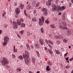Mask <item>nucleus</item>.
<instances>
[{
	"instance_id": "obj_1",
	"label": "nucleus",
	"mask_w": 73,
	"mask_h": 73,
	"mask_svg": "<svg viewBox=\"0 0 73 73\" xmlns=\"http://www.w3.org/2000/svg\"><path fill=\"white\" fill-rule=\"evenodd\" d=\"M23 57L24 59H25V64H26L27 65L29 64V60H28V58L29 57V54L28 50H25V53L23 54Z\"/></svg>"
},
{
	"instance_id": "obj_2",
	"label": "nucleus",
	"mask_w": 73,
	"mask_h": 73,
	"mask_svg": "<svg viewBox=\"0 0 73 73\" xmlns=\"http://www.w3.org/2000/svg\"><path fill=\"white\" fill-rule=\"evenodd\" d=\"M1 64L3 66H7L8 64V59L5 57H3L1 61Z\"/></svg>"
},
{
	"instance_id": "obj_3",
	"label": "nucleus",
	"mask_w": 73,
	"mask_h": 73,
	"mask_svg": "<svg viewBox=\"0 0 73 73\" xmlns=\"http://www.w3.org/2000/svg\"><path fill=\"white\" fill-rule=\"evenodd\" d=\"M66 8L64 6H59L58 7V8H57V10L58 12H59V11H63L64 9H65Z\"/></svg>"
},
{
	"instance_id": "obj_4",
	"label": "nucleus",
	"mask_w": 73,
	"mask_h": 73,
	"mask_svg": "<svg viewBox=\"0 0 73 73\" xmlns=\"http://www.w3.org/2000/svg\"><path fill=\"white\" fill-rule=\"evenodd\" d=\"M13 27L14 29H17L18 27V25L16 23V22L13 21Z\"/></svg>"
},
{
	"instance_id": "obj_5",
	"label": "nucleus",
	"mask_w": 73,
	"mask_h": 73,
	"mask_svg": "<svg viewBox=\"0 0 73 73\" xmlns=\"http://www.w3.org/2000/svg\"><path fill=\"white\" fill-rule=\"evenodd\" d=\"M52 7H52V11H53V12H54V11H57V7L56 6V5L54 4V5H53Z\"/></svg>"
},
{
	"instance_id": "obj_6",
	"label": "nucleus",
	"mask_w": 73,
	"mask_h": 73,
	"mask_svg": "<svg viewBox=\"0 0 73 73\" xmlns=\"http://www.w3.org/2000/svg\"><path fill=\"white\" fill-rule=\"evenodd\" d=\"M39 24L40 25H43V24L44 23V21H41V18H39Z\"/></svg>"
},
{
	"instance_id": "obj_7",
	"label": "nucleus",
	"mask_w": 73,
	"mask_h": 73,
	"mask_svg": "<svg viewBox=\"0 0 73 73\" xmlns=\"http://www.w3.org/2000/svg\"><path fill=\"white\" fill-rule=\"evenodd\" d=\"M9 40V37L8 36H5L4 37V41H6L7 42H8Z\"/></svg>"
},
{
	"instance_id": "obj_8",
	"label": "nucleus",
	"mask_w": 73,
	"mask_h": 73,
	"mask_svg": "<svg viewBox=\"0 0 73 73\" xmlns=\"http://www.w3.org/2000/svg\"><path fill=\"white\" fill-rule=\"evenodd\" d=\"M20 12V9L18 8H17L15 9V13L17 14H19Z\"/></svg>"
},
{
	"instance_id": "obj_9",
	"label": "nucleus",
	"mask_w": 73,
	"mask_h": 73,
	"mask_svg": "<svg viewBox=\"0 0 73 73\" xmlns=\"http://www.w3.org/2000/svg\"><path fill=\"white\" fill-rule=\"evenodd\" d=\"M39 43L40 44V45H43L44 44V41L42 40V39H40L39 40Z\"/></svg>"
},
{
	"instance_id": "obj_10",
	"label": "nucleus",
	"mask_w": 73,
	"mask_h": 73,
	"mask_svg": "<svg viewBox=\"0 0 73 73\" xmlns=\"http://www.w3.org/2000/svg\"><path fill=\"white\" fill-rule=\"evenodd\" d=\"M17 23L18 25L19 26L21 25V22L20 21L19 19L17 20Z\"/></svg>"
},
{
	"instance_id": "obj_11",
	"label": "nucleus",
	"mask_w": 73,
	"mask_h": 73,
	"mask_svg": "<svg viewBox=\"0 0 73 73\" xmlns=\"http://www.w3.org/2000/svg\"><path fill=\"white\" fill-rule=\"evenodd\" d=\"M26 46L27 47V50H31V48H30V46L28 44H26Z\"/></svg>"
},
{
	"instance_id": "obj_12",
	"label": "nucleus",
	"mask_w": 73,
	"mask_h": 73,
	"mask_svg": "<svg viewBox=\"0 0 73 73\" xmlns=\"http://www.w3.org/2000/svg\"><path fill=\"white\" fill-rule=\"evenodd\" d=\"M17 48H16V49H15V46H13V51L14 52V53H16L17 52Z\"/></svg>"
},
{
	"instance_id": "obj_13",
	"label": "nucleus",
	"mask_w": 73,
	"mask_h": 73,
	"mask_svg": "<svg viewBox=\"0 0 73 73\" xmlns=\"http://www.w3.org/2000/svg\"><path fill=\"white\" fill-rule=\"evenodd\" d=\"M42 12H43V13L44 12H46V11H48V10L45 8H43L42 10Z\"/></svg>"
},
{
	"instance_id": "obj_14",
	"label": "nucleus",
	"mask_w": 73,
	"mask_h": 73,
	"mask_svg": "<svg viewBox=\"0 0 73 73\" xmlns=\"http://www.w3.org/2000/svg\"><path fill=\"white\" fill-rule=\"evenodd\" d=\"M32 20L34 22H36V21H37V19H36V18L35 17L33 18L32 19Z\"/></svg>"
},
{
	"instance_id": "obj_15",
	"label": "nucleus",
	"mask_w": 73,
	"mask_h": 73,
	"mask_svg": "<svg viewBox=\"0 0 73 73\" xmlns=\"http://www.w3.org/2000/svg\"><path fill=\"white\" fill-rule=\"evenodd\" d=\"M46 70L47 71H49L50 70V68L49 66H48L46 67Z\"/></svg>"
},
{
	"instance_id": "obj_16",
	"label": "nucleus",
	"mask_w": 73,
	"mask_h": 73,
	"mask_svg": "<svg viewBox=\"0 0 73 73\" xmlns=\"http://www.w3.org/2000/svg\"><path fill=\"white\" fill-rule=\"evenodd\" d=\"M18 58L21 60H23V57L21 55H20L18 57Z\"/></svg>"
},
{
	"instance_id": "obj_17",
	"label": "nucleus",
	"mask_w": 73,
	"mask_h": 73,
	"mask_svg": "<svg viewBox=\"0 0 73 73\" xmlns=\"http://www.w3.org/2000/svg\"><path fill=\"white\" fill-rule=\"evenodd\" d=\"M48 52L49 53H50V54H53V51H52V50L51 49H48Z\"/></svg>"
},
{
	"instance_id": "obj_18",
	"label": "nucleus",
	"mask_w": 73,
	"mask_h": 73,
	"mask_svg": "<svg viewBox=\"0 0 73 73\" xmlns=\"http://www.w3.org/2000/svg\"><path fill=\"white\" fill-rule=\"evenodd\" d=\"M7 44V42L6 41H5L3 43V46H5Z\"/></svg>"
},
{
	"instance_id": "obj_19",
	"label": "nucleus",
	"mask_w": 73,
	"mask_h": 73,
	"mask_svg": "<svg viewBox=\"0 0 73 73\" xmlns=\"http://www.w3.org/2000/svg\"><path fill=\"white\" fill-rule=\"evenodd\" d=\"M35 4H36V2L35 1H33L32 3V5L34 6L35 5Z\"/></svg>"
},
{
	"instance_id": "obj_20",
	"label": "nucleus",
	"mask_w": 73,
	"mask_h": 73,
	"mask_svg": "<svg viewBox=\"0 0 73 73\" xmlns=\"http://www.w3.org/2000/svg\"><path fill=\"white\" fill-rule=\"evenodd\" d=\"M31 8V6L29 5H28L26 7L27 9H29Z\"/></svg>"
},
{
	"instance_id": "obj_21",
	"label": "nucleus",
	"mask_w": 73,
	"mask_h": 73,
	"mask_svg": "<svg viewBox=\"0 0 73 73\" xmlns=\"http://www.w3.org/2000/svg\"><path fill=\"white\" fill-rule=\"evenodd\" d=\"M32 61H33V64H35V62L36 61L35 58H32Z\"/></svg>"
},
{
	"instance_id": "obj_22",
	"label": "nucleus",
	"mask_w": 73,
	"mask_h": 73,
	"mask_svg": "<svg viewBox=\"0 0 73 73\" xmlns=\"http://www.w3.org/2000/svg\"><path fill=\"white\" fill-rule=\"evenodd\" d=\"M68 33L69 35H71V31L70 30L68 29Z\"/></svg>"
},
{
	"instance_id": "obj_23",
	"label": "nucleus",
	"mask_w": 73,
	"mask_h": 73,
	"mask_svg": "<svg viewBox=\"0 0 73 73\" xmlns=\"http://www.w3.org/2000/svg\"><path fill=\"white\" fill-rule=\"evenodd\" d=\"M52 1H50V0H48V4L49 6H50L51 5V2H52Z\"/></svg>"
},
{
	"instance_id": "obj_24",
	"label": "nucleus",
	"mask_w": 73,
	"mask_h": 73,
	"mask_svg": "<svg viewBox=\"0 0 73 73\" xmlns=\"http://www.w3.org/2000/svg\"><path fill=\"white\" fill-rule=\"evenodd\" d=\"M20 6L21 7V9H23L24 8V6L22 4V3H21L20 5Z\"/></svg>"
},
{
	"instance_id": "obj_25",
	"label": "nucleus",
	"mask_w": 73,
	"mask_h": 73,
	"mask_svg": "<svg viewBox=\"0 0 73 73\" xmlns=\"http://www.w3.org/2000/svg\"><path fill=\"white\" fill-rule=\"evenodd\" d=\"M24 30H22L21 31L19 32L20 35L23 34V33H24Z\"/></svg>"
},
{
	"instance_id": "obj_26",
	"label": "nucleus",
	"mask_w": 73,
	"mask_h": 73,
	"mask_svg": "<svg viewBox=\"0 0 73 73\" xmlns=\"http://www.w3.org/2000/svg\"><path fill=\"white\" fill-rule=\"evenodd\" d=\"M17 72H20L21 71V69L20 68H19L17 69Z\"/></svg>"
},
{
	"instance_id": "obj_27",
	"label": "nucleus",
	"mask_w": 73,
	"mask_h": 73,
	"mask_svg": "<svg viewBox=\"0 0 73 73\" xmlns=\"http://www.w3.org/2000/svg\"><path fill=\"white\" fill-rule=\"evenodd\" d=\"M62 24L64 25V26L66 27V22H62Z\"/></svg>"
},
{
	"instance_id": "obj_28",
	"label": "nucleus",
	"mask_w": 73,
	"mask_h": 73,
	"mask_svg": "<svg viewBox=\"0 0 73 73\" xmlns=\"http://www.w3.org/2000/svg\"><path fill=\"white\" fill-rule=\"evenodd\" d=\"M21 27H25V24L24 23H22L21 25Z\"/></svg>"
},
{
	"instance_id": "obj_29",
	"label": "nucleus",
	"mask_w": 73,
	"mask_h": 73,
	"mask_svg": "<svg viewBox=\"0 0 73 73\" xmlns=\"http://www.w3.org/2000/svg\"><path fill=\"white\" fill-rule=\"evenodd\" d=\"M43 13L45 16H47V15H48V12H47V11L44 12Z\"/></svg>"
},
{
	"instance_id": "obj_30",
	"label": "nucleus",
	"mask_w": 73,
	"mask_h": 73,
	"mask_svg": "<svg viewBox=\"0 0 73 73\" xmlns=\"http://www.w3.org/2000/svg\"><path fill=\"white\" fill-rule=\"evenodd\" d=\"M41 19V21H42L44 22L45 19V18L44 17H42Z\"/></svg>"
},
{
	"instance_id": "obj_31",
	"label": "nucleus",
	"mask_w": 73,
	"mask_h": 73,
	"mask_svg": "<svg viewBox=\"0 0 73 73\" xmlns=\"http://www.w3.org/2000/svg\"><path fill=\"white\" fill-rule=\"evenodd\" d=\"M56 54H60V52H59V51L58 50H57L56 51Z\"/></svg>"
},
{
	"instance_id": "obj_32",
	"label": "nucleus",
	"mask_w": 73,
	"mask_h": 73,
	"mask_svg": "<svg viewBox=\"0 0 73 73\" xmlns=\"http://www.w3.org/2000/svg\"><path fill=\"white\" fill-rule=\"evenodd\" d=\"M50 27L51 28H56V27H55V26L52 25H50Z\"/></svg>"
},
{
	"instance_id": "obj_33",
	"label": "nucleus",
	"mask_w": 73,
	"mask_h": 73,
	"mask_svg": "<svg viewBox=\"0 0 73 73\" xmlns=\"http://www.w3.org/2000/svg\"><path fill=\"white\" fill-rule=\"evenodd\" d=\"M40 5V3H39V2L37 3L36 5L35 8L37 7H38V5Z\"/></svg>"
},
{
	"instance_id": "obj_34",
	"label": "nucleus",
	"mask_w": 73,
	"mask_h": 73,
	"mask_svg": "<svg viewBox=\"0 0 73 73\" xmlns=\"http://www.w3.org/2000/svg\"><path fill=\"white\" fill-rule=\"evenodd\" d=\"M40 30H41V33H44V29H43V28H41L40 29Z\"/></svg>"
},
{
	"instance_id": "obj_35",
	"label": "nucleus",
	"mask_w": 73,
	"mask_h": 73,
	"mask_svg": "<svg viewBox=\"0 0 73 73\" xmlns=\"http://www.w3.org/2000/svg\"><path fill=\"white\" fill-rule=\"evenodd\" d=\"M15 17L16 18H18L19 17V14H16L15 15Z\"/></svg>"
},
{
	"instance_id": "obj_36",
	"label": "nucleus",
	"mask_w": 73,
	"mask_h": 73,
	"mask_svg": "<svg viewBox=\"0 0 73 73\" xmlns=\"http://www.w3.org/2000/svg\"><path fill=\"white\" fill-rule=\"evenodd\" d=\"M26 16H27V17H28L29 18H30V17H31L30 14H27Z\"/></svg>"
},
{
	"instance_id": "obj_37",
	"label": "nucleus",
	"mask_w": 73,
	"mask_h": 73,
	"mask_svg": "<svg viewBox=\"0 0 73 73\" xmlns=\"http://www.w3.org/2000/svg\"><path fill=\"white\" fill-rule=\"evenodd\" d=\"M70 67V66H69V65H66V69H69V68Z\"/></svg>"
},
{
	"instance_id": "obj_38",
	"label": "nucleus",
	"mask_w": 73,
	"mask_h": 73,
	"mask_svg": "<svg viewBox=\"0 0 73 73\" xmlns=\"http://www.w3.org/2000/svg\"><path fill=\"white\" fill-rule=\"evenodd\" d=\"M61 38H63V37H62V36H58V39H61Z\"/></svg>"
},
{
	"instance_id": "obj_39",
	"label": "nucleus",
	"mask_w": 73,
	"mask_h": 73,
	"mask_svg": "<svg viewBox=\"0 0 73 73\" xmlns=\"http://www.w3.org/2000/svg\"><path fill=\"white\" fill-rule=\"evenodd\" d=\"M36 52L37 54L38 55V56L39 57H40V53L37 51H36Z\"/></svg>"
},
{
	"instance_id": "obj_40",
	"label": "nucleus",
	"mask_w": 73,
	"mask_h": 73,
	"mask_svg": "<svg viewBox=\"0 0 73 73\" xmlns=\"http://www.w3.org/2000/svg\"><path fill=\"white\" fill-rule=\"evenodd\" d=\"M36 48H37V49H39V48H40L39 46H38L37 44H35V46H36Z\"/></svg>"
},
{
	"instance_id": "obj_41",
	"label": "nucleus",
	"mask_w": 73,
	"mask_h": 73,
	"mask_svg": "<svg viewBox=\"0 0 73 73\" xmlns=\"http://www.w3.org/2000/svg\"><path fill=\"white\" fill-rule=\"evenodd\" d=\"M19 21L21 22H22V23H23V22H24V20H23V19L22 18H21Z\"/></svg>"
},
{
	"instance_id": "obj_42",
	"label": "nucleus",
	"mask_w": 73,
	"mask_h": 73,
	"mask_svg": "<svg viewBox=\"0 0 73 73\" xmlns=\"http://www.w3.org/2000/svg\"><path fill=\"white\" fill-rule=\"evenodd\" d=\"M63 41L64 43H66L67 42V40L65 39H63Z\"/></svg>"
},
{
	"instance_id": "obj_43",
	"label": "nucleus",
	"mask_w": 73,
	"mask_h": 73,
	"mask_svg": "<svg viewBox=\"0 0 73 73\" xmlns=\"http://www.w3.org/2000/svg\"><path fill=\"white\" fill-rule=\"evenodd\" d=\"M62 18L63 20H64L65 19V15H63L62 16Z\"/></svg>"
},
{
	"instance_id": "obj_44",
	"label": "nucleus",
	"mask_w": 73,
	"mask_h": 73,
	"mask_svg": "<svg viewBox=\"0 0 73 73\" xmlns=\"http://www.w3.org/2000/svg\"><path fill=\"white\" fill-rule=\"evenodd\" d=\"M45 23H46V24H49V21L47 20H46L45 21Z\"/></svg>"
},
{
	"instance_id": "obj_45",
	"label": "nucleus",
	"mask_w": 73,
	"mask_h": 73,
	"mask_svg": "<svg viewBox=\"0 0 73 73\" xmlns=\"http://www.w3.org/2000/svg\"><path fill=\"white\" fill-rule=\"evenodd\" d=\"M63 30H64V29H68V28H67V27H63Z\"/></svg>"
},
{
	"instance_id": "obj_46",
	"label": "nucleus",
	"mask_w": 73,
	"mask_h": 73,
	"mask_svg": "<svg viewBox=\"0 0 73 73\" xmlns=\"http://www.w3.org/2000/svg\"><path fill=\"white\" fill-rule=\"evenodd\" d=\"M5 14H6V13H5V12H4V13L2 14V17H4V16H5Z\"/></svg>"
},
{
	"instance_id": "obj_47",
	"label": "nucleus",
	"mask_w": 73,
	"mask_h": 73,
	"mask_svg": "<svg viewBox=\"0 0 73 73\" xmlns=\"http://www.w3.org/2000/svg\"><path fill=\"white\" fill-rule=\"evenodd\" d=\"M12 56V57L13 58H15V55L13 54H12L11 55Z\"/></svg>"
},
{
	"instance_id": "obj_48",
	"label": "nucleus",
	"mask_w": 73,
	"mask_h": 73,
	"mask_svg": "<svg viewBox=\"0 0 73 73\" xmlns=\"http://www.w3.org/2000/svg\"><path fill=\"white\" fill-rule=\"evenodd\" d=\"M36 12H37L36 10H34L33 13V14H36Z\"/></svg>"
},
{
	"instance_id": "obj_49",
	"label": "nucleus",
	"mask_w": 73,
	"mask_h": 73,
	"mask_svg": "<svg viewBox=\"0 0 73 73\" xmlns=\"http://www.w3.org/2000/svg\"><path fill=\"white\" fill-rule=\"evenodd\" d=\"M58 0H56V2H55L56 4L57 5L58 4Z\"/></svg>"
},
{
	"instance_id": "obj_50",
	"label": "nucleus",
	"mask_w": 73,
	"mask_h": 73,
	"mask_svg": "<svg viewBox=\"0 0 73 73\" xmlns=\"http://www.w3.org/2000/svg\"><path fill=\"white\" fill-rule=\"evenodd\" d=\"M54 37L55 38H56L57 39H58V36H55Z\"/></svg>"
},
{
	"instance_id": "obj_51",
	"label": "nucleus",
	"mask_w": 73,
	"mask_h": 73,
	"mask_svg": "<svg viewBox=\"0 0 73 73\" xmlns=\"http://www.w3.org/2000/svg\"><path fill=\"white\" fill-rule=\"evenodd\" d=\"M17 36L19 38H21V36H20V35H19V34H17Z\"/></svg>"
},
{
	"instance_id": "obj_52",
	"label": "nucleus",
	"mask_w": 73,
	"mask_h": 73,
	"mask_svg": "<svg viewBox=\"0 0 73 73\" xmlns=\"http://www.w3.org/2000/svg\"><path fill=\"white\" fill-rule=\"evenodd\" d=\"M63 27H63V26H62V25H60L59 26L60 28H62V29H63Z\"/></svg>"
},
{
	"instance_id": "obj_53",
	"label": "nucleus",
	"mask_w": 73,
	"mask_h": 73,
	"mask_svg": "<svg viewBox=\"0 0 73 73\" xmlns=\"http://www.w3.org/2000/svg\"><path fill=\"white\" fill-rule=\"evenodd\" d=\"M27 35L28 36H29L30 35V34H29V32H27Z\"/></svg>"
},
{
	"instance_id": "obj_54",
	"label": "nucleus",
	"mask_w": 73,
	"mask_h": 73,
	"mask_svg": "<svg viewBox=\"0 0 73 73\" xmlns=\"http://www.w3.org/2000/svg\"><path fill=\"white\" fill-rule=\"evenodd\" d=\"M48 46H49V47H50V48H53V47H52V46L51 45H50L48 44Z\"/></svg>"
},
{
	"instance_id": "obj_55",
	"label": "nucleus",
	"mask_w": 73,
	"mask_h": 73,
	"mask_svg": "<svg viewBox=\"0 0 73 73\" xmlns=\"http://www.w3.org/2000/svg\"><path fill=\"white\" fill-rule=\"evenodd\" d=\"M31 48L32 49H33V46H32V45H31Z\"/></svg>"
},
{
	"instance_id": "obj_56",
	"label": "nucleus",
	"mask_w": 73,
	"mask_h": 73,
	"mask_svg": "<svg viewBox=\"0 0 73 73\" xmlns=\"http://www.w3.org/2000/svg\"><path fill=\"white\" fill-rule=\"evenodd\" d=\"M56 43L57 44H60V42L58 41H56Z\"/></svg>"
},
{
	"instance_id": "obj_57",
	"label": "nucleus",
	"mask_w": 73,
	"mask_h": 73,
	"mask_svg": "<svg viewBox=\"0 0 73 73\" xmlns=\"http://www.w3.org/2000/svg\"><path fill=\"white\" fill-rule=\"evenodd\" d=\"M48 41L49 43L50 44H51V43H52V41H50L49 40H48Z\"/></svg>"
},
{
	"instance_id": "obj_58",
	"label": "nucleus",
	"mask_w": 73,
	"mask_h": 73,
	"mask_svg": "<svg viewBox=\"0 0 73 73\" xmlns=\"http://www.w3.org/2000/svg\"><path fill=\"white\" fill-rule=\"evenodd\" d=\"M69 7H72V3H70L69 4Z\"/></svg>"
},
{
	"instance_id": "obj_59",
	"label": "nucleus",
	"mask_w": 73,
	"mask_h": 73,
	"mask_svg": "<svg viewBox=\"0 0 73 73\" xmlns=\"http://www.w3.org/2000/svg\"><path fill=\"white\" fill-rule=\"evenodd\" d=\"M58 15H61V13H60V12L58 13Z\"/></svg>"
},
{
	"instance_id": "obj_60",
	"label": "nucleus",
	"mask_w": 73,
	"mask_h": 73,
	"mask_svg": "<svg viewBox=\"0 0 73 73\" xmlns=\"http://www.w3.org/2000/svg\"><path fill=\"white\" fill-rule=\"evenodd\" d=\"M2 30H0V35L2 33Z\"/></svg>"
},
{
	"instance_id": "obj_61",
	"label": "nucleus",
	"mask_w": 73,
	"mask_h": 73,
	"mask_svg": "<svg viewBox=\"0 0 73 73\" xmlns=\"http://www.w3.org/2000/svg\"><path fill=\"white\" fill-rule=\"evenodd\" d=\"M24 14L25 15V16H27V13H26V12L25 13H24Z\"/></svg>"
},
{
	"instance_id": "obj_62",
	"label": "nucleus",
	"mask_w": 73,
	"mask_h": 73,
	"mask_svg": "<svg viewBox=\"0 0 73 73\" xmlns=\"http://www.w3.org/2000/svg\"><path fill=\"white\" fill-rule=\"evenodd\" d=\"M67 53H66L65 54H64V56H67Z\"/></svg>"
},
{
	"instance_id": "obj_63",
	"label": "nucleus",
	"mask_w": 73,
	"mask_h": 73,
	"mask_svg": "<svg viewBox=\"0 0 73 73\" xmlns=\"http://www.w3.org/2000/svg\"><path fill=\"white\" fill-rule=\"evenodd\" d=\"M66 60V62H68V63H69V60Z\"/></svg>"
},
{
	"instance_id": "obj_64",
	"label": "nucleus",
	"mask_w": 73,
	"mask_h": 73,
	"mask_svg": "<svg viewBox=\"0 0 73 73\" xmlns=\"http://www.w3.org/2000/svg\"><path fill=\"white\" fill-rule=\"evenodd\" d=\"M44 49H45V50H46V49H47V48H46V47H44Z\"/></svg>"
}]
</instances>
